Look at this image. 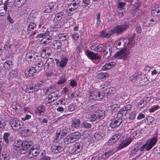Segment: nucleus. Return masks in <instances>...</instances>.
Segmentation results:
<instances>
[{"label": "nucleus", "mask_w": 160, "mask_h": 160, "mask_svg": "<svg viewBox=\"0 0 160 160\" xmlns=\"http://www.w3.org/2000/svg\"><path fill=\"white\" fill-rule=\"evenodd\" d=\"M72 37L75 40H78L79 38V35L78 33L74 32L72 35Z\"/></svg>", "instance_id": "680f3d73"}, {"label": "nucleus", "mask_w": 160, "mask_h": 160, "mask_svg": "<svg viewBox=\"0 0 160 160\" xmlns=\"http://www.w3.org/2000/svg\"><path fill=\"white\" fill-rule=\"evenodd\" d=\"M122 122L121 119L117 118L111 121L109 126L112 128H114L119 126Z\"/></svg>", "instance_id": "a878e982"}, {"label": "nucleus", "mask_w": 160, "mask_h": 160, "mask_svg": "<svg viewBox=\"0 0 160 160\" xmlns=\"http://www.w3.org/2000/svg\"><path fill=\"white\" fill-rule=\"evenodd\" d=\"M128 24H125L117 26L111 30L108 31L107 32L104 31H102L100 34V37L103 38H109L114 33L118 34L122 32L123 30L128 28Z\"/></svg>", "instance_id": "f257e3e1"}, {"label": "nucleus", "mask_w": 160, "mask_h": 160, "mask_svg": "<svg viewBox=\"0 0 160 160\" xmlns=\"http://www.w3.org/2000/svg\"><path fill=\"white\" fill-rule=\"evenodd\" d=\"M31 142L27 141L16 142L13 145V148L15 150L22 152L23 150L26 151L29 148H30L31 146Z\"/></svg>", "instance_id": "7ed1b4c3"}, {"label": "nucleus", "mask_w": 160, "mask_h": 160, "mask_svg": "<svg viewBox=\"0 0 160 160\" xmlns=\"http://www.w3.org/2000/svg\"><path fill=\"white\" fill-rule=\"evenodd\" d=\"M82 149L81 143H76L72 145L71 148V153L76 154L79 152Z\"/></svg>", "instance_id": "f3484780"}, {"label": "nucleus", "mask_w": 160, "mask_h": 160, "mask_svg": "<svg viewBox=\"0 0 160 160\" xmlns=\"http://www.w3.org/2000/svg\"><path fill=\"white\" fill-rule=\"evenodd\" d=\"M35 87L34 84H27L23 86L22 89L26 93L33 92L38 90V88Z\"/></svg>", "instance_id": "ddd939ff"}, {"label": "nucleus", "mask_w": 160, "mask_h": 160, "mask_svg": "<svg viewBox=\"0 0 160 160\" xmlns=\"http://www.w3.org/2000/svg\"><path fill=\"white\" fill-rule=\"evenodd\" d=\"M131 105L130 104L127 105L125 107L123 108L128 113H129L131 109Z\"/></svg>", "instance_id": "338daca9"}, {"label": "nucleus", "mask_w": 160, "mask_h": 160, "mask_svg": "<svg viewBox=\"0 0 160 160\" xmlns=\"http://www.w3.org/2000/svg\"><path fill=\"white\" fill-rule=\"evenodd\" d=\"M116 92V89L114 87L107 88L105 91V92L108 95L113 94Z\"/></svg>", "instance_id": "c9c22d12"}, {"label": "nucleus", "mask_w": 160, "mask_h": 160, "mask_svg": "<svg viewBox=\"0 0 160 160\" xmlns=\"http://www.w3.org/2000/svg\"><path fill=\"white\" fill-rule=\"evenodd\" d=\"M46 61L47 62V63L49 64V66H50L52 67L53 65L54 64V61L52 58H48Z\"/></svg>", "instance_id": "bf43d9fd"}, {"label": "nucleus", "mask_w": 160, "mask_h": 160, "mask_svg": "<svg viewBox=\"0 0 160 160\" xmlns=\"http://www.w3.org/2000/svg\"><path fill=\"white\" fill-rule=\"evenodd\" d=\"M25 60L30 64L37 62L39 58V54L37 53L28 52L25 55Z\"/></svg>", "instance_id": "6e6552de"}, {"label": "nucleus", "mask_w": 160, "mask_h": 160, "mask_svg": "<svg viewBox=\"0 0 160 160\" xmlns=\"http://www.w3.org/2000/svg\"><path fill=\"white\" fill-rule=\"evenodd\" d=\"M45 82L44 81H41L35 83L34 85L35 87L38 88V90L39 89V87Z\"/></svg>", "instance_id": "4d7b16f0"}, {"label": "nucleus", "mask_w": 160, "mask_h": 160, "mask_svg": "<svg viewBox=\"0 0 160 160\" xmlns=\"http://www.w3.org/2000/svg\"><path fill=\"white\" fill-rule=\"evenodd\" d=\"M129 50L124 48L117 52L115 54V57L118 59H122L124 60H128L129 57Z\"/></svg>", "instance_id": "9b49d317"}, {"label": "nucleus", "mask_w": 160, "mask_h": 160, "mask_svg": "<svg viewBox=\"0 0 160 160\" xmlns=\"http://www.w3.org/2000/svg\"><path fill=\"white\" fill-rule=\"evenodd\" d=\"M44 65V63L41 61L35 66V68L37 69L38 72H39L43 68Z\"/></svg>", "instance_id": "4c0bfd02"}, {"label": "nucleus", "mask_w": 160, "mask_h": 160, "mask_svg": "<svg viewBox=\"0 0 160 160\" xmlns=\"http://www.w3.org/2000/svg\"><path fill=\"white\" fill-rule=\"evenodd\" d=\"M107 134L105 132L104 133L100 131L96 132L94 135V136L95 138L98 140L101 139H104L105 136Z\"/></svg>", "instance_id": "c85d7f7f"}, {"label": "nucleus", "mask_w": 160, "mask_h": 160, "mask_svg": "<svg viewBox=\"0 0 160 160\" xmlns=\"http://www.w3.org/2000/svg\"><path fill=\"white\" fill-rule=\"evenodd\" d=\"M52 50L50 48L45 47L42 50L41 55L42 58H47L49 56Z\"/></svg>", "instance_id": "b1692460"}, {"label": "nucleus", "mask_w": 160, "mask_h": 160, "mask_svg": "<svg viewBox=\"0 0 160 160\" xmlns=\"http://www.w3.org/2000/svg\"><path fill=\"white\" fill-rule=\"evenodd\" d=\"M69 84L72 88L76 87L77 86V82L74 79H72L69 80Z\"/></svg>", "instance_id": "603ef678"}, {"label": "nucleus", "mask_w": 160, "mask_h": 160, "mask_svg": "<svg viewBox=\"0 0 160 160\" xmlns=\"http://www.w3.org/2000/svg\"><path fill=\"white\" fill-rule=\"evenodd\" d=\"M46 111V108L43 104H40L37 106L35 110L36 114L40 116L42 113H44Z\"/></svg>", "instance_id": "393cba45"}, {"label": "nucleus", "mask_w": 160, "mask_h": 160, "mask_svg": "<svg viewBox=\"0 0 160 160\" xmlns=\"http://www.w3.org/2000/svg\"><path fill=\"white\" fill-rule=\"evenodd\" d=\"M55 60L57 66H58L61 68H63L67 64L68 59L66 58H64L61 59L60 61H59L58 59L57 58L55 59Z\"/></svg>", "instance_id": "5701e85b"}, {"label": "nucleus", "mask_w": 160, "mask_h": 160, "mask_svg": "<svg viewBox=\"0 0 160 160\" xmlns=\"http://www.w3.org/2000/svg\"><path fill=\"white\" fill-rule=\"evenodd\" d=\"M90 49L95 52H100L102 51L103 47L98 44H93L90 46Z\"/></svg>", "instance_id": "cd10ccee"}, {"label": "nucleus", "mask_w": 160, "mask_h": 160, "mask_svg": "<svg viewBox=\"0 0 160 160\" xmlns=\"http://www.w3.org/2000/svg\"><path fill=\"white\" fill-rule=\"evenodd\" d=\"M44 153H45V152L43 151L41 154V158L39 160H50L51 158L47 156H43Z\"/></svg>", "instance_id": "79ce46f5"}, {"label": "nucleus", "mask_w": 160, "mask_h": 160, "mask_svg": "<svg viewBox=\"0 0 160 160\" xmlns=\"http://www.w3.org/2000/svg\"><path fill=\"white\" fill-rule=\"evenodd\" d=\"M136 155H138V156H140V153H139L138 146L134 147L132 149L130 153V156H133Z\"/></svg>", "instance_id": "473e14b6"}, {"label": "nucleus", "mask_w": 160, "mask_h": 160, "mask_svg": "<svg viewBox=\"0 0 160 160\" xmlns=\"http://www.w3.org/2000/svg\"><path fill=\"white\" fill-rule=\"evenodd\" d=\"M10 136V133L8 132H5L4 133L3 138L4 142L7 144L9 142V139H8V137Z\"/></svg>", "instance_id": "a18cd8bd"}, {"label": "nucleus", "mask_w": 160, "mask_h": 160, "mask_svg": "<svg viewBox=\"0 0 160 160\" xmlns=\"http://www.w3.org/2000/svg\"><path fill=\"white\" fill-rule=\"evenodd\" d=\"M119 138V135H117V134H116L112 136L110 139L115 143L118 141Z\"/></svg>", "instance_id": "5fc2aeb1"}, {"label": "nucleus", "mask_w": 160, "mask_h": 160, "mask_svg": "<svg viewBox=\"0 0 160 160\" xmlns=\"http://www.w3.org/2000/svg\"><path fill=\"white\" fill-rule=\"evenodd\" d=\"M27 0H11V1H9L10 2V5L12 6L14 4L16 7L18 8L20 7L23 5L26 2Z\"/></svg>", "instance_id": "aec40b11"}, {"label": "nucleus", "mask_w": 160, "mask_h": 160, "mask_svg": "<svg viewBox=\"0 0 160 160\" xmlns=\"http://www.w3.org/2000/svg\"><path fill=\"white\" fill-rule=\"evenodd\" d=\"M125 3L123 2H121L118 3V8H119L120 10L123 9V8L125 6Z\"/></svg>", "instance_id": "774afa93"}, {"label": "nucleus", "mask_w": 160, "mask_h": 160, "mask_svg": "<svg viewBox=\"0 0 160 160\" xmlns=\"http://www.w3.org/2000/svg\"><path fill=\"white\" fill-rule=\"evenodd\" d=\"M48 15L47 14H44L41 16L40 20V22L38 26L39 28L42 27L43 28L47 24L48 20Z\"/></svg>", "instance_id": "6ab92c4d"}, {"label": "nucleus", "mask_w": 160, "mask_h": 160, "mask_svg": "<svg viewBox=\"0 0 160 160\" xmlns=\"http://www.w3.org/2000/svg\"><path fill=\"white\" fill-rule=\"evenodd\" d=\"M36 25L34 23H30L28 28V33L30 36L34 35L36 34L37 30L34 29L36 28Z\"/></svg>", "instance_id": "dca6fc26"}, {"label": "nucleus", "mask_w": 160, "mask_h": 160, "mask_svg": "<svg viewBox=\"0 0 160 160\" xmlns=\"http://www.w3.org/2000/svg\"><path fill=\"white\" fill-rule=\"evenodd\" d=\"M64 15V13L62 12H60L56 15L53 22L56 28H59L62 26Z\"/></svg>", "instance_id": "0eeeda50"}, {"label": "nucleus", "mask_w": 160, "mask_h": 160, "mask_svg": "<svg viewBox=\"0 0 160 160\" xmlns=\"http://www.w3.org/2000/svg\"><path fill=\"white\" fill-rule=\"evenodd\" d=\"M116 44L118 46L116 48L118 49V46H120L122 44L123 47L128 46L129 48H131L135 44V41L132 38L128 39L120 38L116 42Z\"/></svg>", "instance_id": "20e7f679"}, {"label": "nucleus", "mask_w": 160, "mask_h": 160, "mask_svg": "<svg viewBox=\"0 0 160 160\" xmlns=\"http://www.w3.org/2000/svg\"><path fill=\"white\" fill-rule=\"evenodd\" d=\"M131 141L130 140H127L121 143L118 147L117 149L118 150L121 149L127 146L131 143Z\"/></svg>", "instance_id": "72a5a7b5"}, {"label": "nucleus", "mask_w": 160, "mask_h": 160, "mask_svg": "<svg viewBox=\"0 0 160 160\" xmlns=\"http://www.w3.org/2000/svg\"><path fill=\"white\" fill-rule=\"evenodd\" d=\"M32 146V145H31V146L29 148H30V154H32V156H36L39 153V147L38 145H35L31 148Z\"/></svg>", "instance_id": "412c9836"}, {"label": "nucleus", "mask_w": 160, "mask_h": 160, "mask_svg": "<svg viewBox=\"0 0 160 160\" xmlns=\"http://www.w3.org/2000/svg\"><path fill=\"white\" fill-rule=\"evenodd\" d=\"M80 121L79 119H75L72 122V128H78L80 126Z\"/></svg>", "instance_id": "e433bc0d"}, {"label": "nucleus", "mask_w": 160, "mask_h": 160, "mask_svg": "<svg viewBox=\"0 0 160 160\" xmlns=\"http://www.w3.org/2000/svg\"><path fill=\"white\" fill-rule=\"evenodd\" d=\"M108 76L109 74L107 73L101 72L98 73L96 77L98 79H102L108 77Z\"/></svg>", "instance_id": "f704fd0d"}, {"label": "nucleus", "mask_w": 160, "mask_h": 160, "mask_svg": "<svg viewBox=\"0 0 160 160\" xmlns=\"http://www.w3.org/2000/svg\"><path fill=\"white\" fill-rule=\"evenodd\" d=\"M109 84V83L108 82H104L102 83L100 87V89H104L105 87H108Z\"/></svg>", "instance_id": "0e129e2a"}, {"label": "nucleus", "mask_w": 160, "mask_h": 160, "mask_svg": "<svg viewBox=\"0 0 160 160\" xmlns=\"http://www.w3.org/2000/svg\"><path fill=\"white\" fill-rule=\"evenodd\" d=\"M154 118L151 116H149L147 117L146 118V122L147 124L149 125L151 124L153 122Z\"/></svg>", "instance_id": "6e6d98bb"}, {"label": "nucleus", "mask_w": 160, "mask_h": 160, "mask_svg": "<svg viewBox=\"0 0 160 160\" xmlns=\"http://www.w3.org/2000/svg\"><path fill=\"white\" fill-rule=\"evenodd\" d=\"M56 91L53 86H51L49 87L47 90V92H48L50 93H53Z\"/></svg>", "instance_id": "69168bd1"}, {"label": "nucleus", "mask_w": 160, "mask_h": 160, "mask_svg": "<svg viewBox=\"0 0 160 160\" xmlns=\"http://www.w3.org/2000/svg\"><path fill=\"white\" fill-rule=\"evenodd\" d=\"M66 79L65 78V76H62V78L58 80L57 83L58 84H62L64 83L66 81Z\"/></svg>", "instance_id": "3c124183"}, {"label": "nucleus", "mask_w": 160, "mask_h": 160, "mask_svg": "<svg viewBox=\"0 0 160 160\" xmlns=\"http://www.w3.org/2000/svg\"><path fill=\"white\" fill-rule=\"evenodd\" d=\"M85 54L91 60L100 59V56L98 53H95L92 52L87 51Z\"/></svg>", "instance_id": "4be33fe9"}, {"label": "nucleus", "mask_w": 160, "mask_h": 160, "mask_svg": "<svg viewBox=\"0 0 160 160\" xmlns=\"http://www.w3.org/2000/svg\"><path fill=\"white\" fill-rule=\"evenodd\" d=\"M127 113L125 109H124L123 108H122L118 112V115H119L120 117H121L126 116Z\"/></svg>", "instance_id": "37998d69"}, {"label": "nucleus", "mask_w": 160, "mask_h": 160, "mask_svg": "<svg viewBox=\"0 0 160 160\" xmlns=\"http://www.w3.org/2000/svg\"><path fill=\"white\" fill-rule=\"evenodd\" d=\"M157 140V136L153 137L150 139H149L142 146L139 147L138 146L139 153H140V155L142 154V152L144 151L145 149L146 151H149L155 144Z\"/></svg>", "instance_id": "f03ea898"}, {"label": "nucleus", "mask_w": 160, "mask_h": 160, "mask_svg": "<svg viewBox=\"0 0 160 160\" xmlns=\"http://www.w3.org/2000/svg\"><path fill=\"white\" fill-rule=\"evenodd\" d=\"M10 4L5 3V4H0V10L5 9L6 11L8 9L9 7H10Z\"/></svg>", "instance_id": "c03bdc74"}, {"label": "nucleus", "mask_w": 160, "mask_h": 160, "mask_svg": "<svg viewBox=\"0 0 160 160\" xmlns=\"http://www.w3.org/2000/svg\"><path fill=\"white\" fill-rule=\"evenodd\" d=\"M55 7H56V3L55 2H51L46 5L43 11L44 12L50 13L52 10L55 9Z\"/></svg>", "instance_id": "a211bd4d"}, {"label": "nucleus", "mask_w": 160, "mask_h": 160, "mask_svg": "<svg viewBox=\"0 0 160 160\" xmlns=\"http://www.w3.org/2000/svg\"><path fill=\"white\" fill-rule=\"evenodd\" d=\"M12 62L10 61H6L3 64L4 68L6 69H8L9 68L10 65L12 64Z\"/></svg>", "instance_id": "49530a36"}, {"label": "nucleus", "mask_w": 160, "mask_h": 160, "mask_svg": "<svg viewBox=\"0 0 160 160\" xmlns=\"http://www.w3.org/2000/svg\"><path fill=\"white\" fill-rule=\"evenodd\" d=\"M139 135V132L138 131H132L131 132L130 137L131 138H134L138 137Z\"/></svg>", "instance_id": "58836bf2"}, {"label": "nucleus", "mask_w": 160, "mask_h": 160, "mask_svg": "<svg viewBox=\"0 0 160 160\" xmlns=\"http://www.w3.org/2000/svg\"><path fill=\"white\" fill-rule=\"evenodd\" d=\"M80 2V0H73L70 5H72L74 7H78L79 5V3Z\"/></svg>", "instance_id": "09e8293b"}, {"label": "nucleus", "mask_w": 160, "mask_h": 160, "mask_svg": "<svg viewBox=\"0 0 160 160\" xmlns=\"http://www.w3.org/2000/svg\"><path fill=\"white\" fill-rule=\"evenodd\" d=\"M119 108V105L118 104H114L111 106V110L112 111H115L117 110Z\"/></svg>", "instance_id": "8fccbe9b"}, {"label": "nucleus", "mask_w": 160, "mask_h": 160, "mask_svg": "<svg viewBox=\"0 0 160 160\" xmlns=\"http://www.w3.org/2000/svg\"><path fill=\"white\" fill-rule=\"evenodd\" d=\"M81 137V134L77 132L68 135L64 139V142L66 144H68L78 140Z\"/></svg>", "instance_id": "39448f33"}, {"label": "nucleus", "mask_w": 160, "mask_h": 160, "mask_svg": "<svg viewBox=\"0 0 160 160\" xmlns=\"http://www.w3.org/2000/svg\"><path fill=\"white\" fill-rule=\"evenodd\" d=\"M38 72L37 69L34 67H29L25 71L26 77L29 78L34 75Z\"/></svg>", "instance_id": "4468645a"}, {"label": "nucleus", "mask_w": 160, "mask_h": 160, "mask_svg": "<svg viewBox=\"0 0 160 160\" xmlns=\"http://www.w3.org/2000/svg\"><path fill=\"white\" fill-rule=\"evenodd\" d=\"M113 150V149H111L108 151L105 152L104 154L105 157L108 158L113 154L114 153Z\"/></svg>", "instance_id": "a19ab883"}, {"label": "nucleus", "mask_w": 160, "mask_h": 160, "mask_svg": "<svg viewBox=\"0 0 160 160\" xmlns=\"http://www.w3.org/2000/svg\"><path fill=\"white\" fill-rule=\"evenodd\" d=\"M93 113L90 114L89 117L90 121H95L97 119H103L105 115V112L101 110L97 109Z\"/></svg>", "instance_id": "423d86ee"}, {"label": "nucleus", "mask_w": 160, "mask_h": 160, "mask_svg": "<svg viewBox=\"0 0 160 160\" xmlns=\"http://www.w3.org/2000/svg\"><path fill=\"white\" fill-rule=\"evenodd\" d=\"M142 72H141L138 71L137 73H136L130 76L129 78V80L133 83H138L140 82V79H142Z\"/></svg>", "instance_id": "f8f14e48"}, {"label": "nucleus", "mask_w": 160, "mask_h": 160, "mask_svg": "<svg viewBox=\"0 0 160 160\" xmlns=\"http://www.w3.org/2000/svg\"><path fill=\"white\" fill-rule=\"evenodd\" d=\"M88 93V97L90 99L99 100L102 98L100 92L96 89L93 88L90 90Z\"/></svg>", "instance_id": "9d476101"}, {"label": "nucleus", "mask_w": 160, "mask_h": 160, "mask_svg": "<svg viewBox=\"0 0 160 160\" xmlns=\"http://www.w3.org/2000/svg\"><path fill=\"white\" fill-rule=\"evenodd\" d=\"M85 106V107L83 109V110L85 113L94 112L97 109L96 105H92L90 103H86Z\"/></svg>", "instance_id": "2eb2a0df"}, {"label": "nucleus", "mask_w": 160, "mask_h": 160, "mask_svg": "<svg viewBox=\"0 0 160 160\" xmlns=\"http://www.w3.org/2000/svg\"><path fill=\"white\" fill-rule=\"evenodd\" d=\"M64 148L59 146H54L52 147V152L53 153H57L62 151Z\"/></svg>", "instance_id": "2f4dec72"}, {"label": "nucleus", "mask_w": 160, "mask_h": 160, "mask_svg": "<svg viewBox=\"0 0 160 160\" xmlns=\"http://www.w3.org/2000/svg\"><path fill=\"white\" fill-rule=\"evenodd\" d=\"M159 108L158 105H156L152 107L151 108L149 109V111L150 112H154L155 110L158 109Z\"/></svg>", "instance_id": "052dcab7"}, {"label": "nucleus", "mask_w": 160, "mask_h": 160, "mask_svg": "<svg viewBox=\"0 0 160 160\" xmlns=\"http://www.w3.org/2000/svg\"><path fill=\"white\" fill-rule=\"evenodd\" d=\"M149 101V100H147L146 98H144L138 102V106L139 108H143L148 104Z\"/></svg>", "instance_id": "c756f323"}, {"label": "nucleus", "mask_w": 160, "mask_h": 160, "mask_svg": "<svg viewBox=\"0 0 160 160\" xmlns=\"http://www.w3.org/2000/svg\"><path fill=\"white\" fill-rule=\"evenodd\" d=\"M76 8H71L67 10V14L69 16H71L75 12Z\"/></svg>", "instance_id": "ea45409f"}, {"label": "nucleus", "mask_w": 160, "mask_h": 160, "mask_svg": "<svg viewBox=\"0 0 160 160\" xmlns=\"http://www.w3.org/2000/svg\"><path fill=\"white\" fill-rule=\"evenodd\" d=\"M0 160H9V157L8 154H2L0 157Z\"/></svg>", "instance_id": "864d4df0"}, {"label": "nucleus", "mask_w": 160, "mask_h": 160, "mask_svg": "<svg viewBox=\"0 0 160 160\" xmlns=\"http://www.w3.org/2000/svg\"><path fill=\"white\" fill-rule=\"evenodd\" d=\"M9 74L11 78L16 77L17 76V72L16 71L12 70L10 72Z\"/></svg>", "instance_id": "e2e57ef3"}, {"label": "nucleus", "mask_w": 160, "mask_h": 160, "mask_svg": "<svg viewBox=\"0 0 160 160\" xmlns=\"http://www.w3.org/2000/svg\"><path fill=\"white\" fill-rule=\"evenodd\" d=\"M83 128H90L92 127V124L87 122H83L82 124Z\"/></svg>", "instance_id": "de8ad7c7"}, {"label": "nucleus", "mask_w": 160, "mask_h": 160, "mask_svg": "<svg viewBox=\"0 0 160 160\" xmlns=\"http://www.w3.org/2000/svg\"><path fill=\"white\" fill-rule=\"evenodd\" d=\"M58 93V91H56L53 93H50L48 94V97L46 98V99H48L50 100L52 99L53 101L56 100L59 98Z\"/></svg>", "instance_id": "bb28decb"}, {"label": "nucleus", "mask_w": 160, "mask_h": 160, "mask_svg": "<svg viewBox=\"0 0 160 160\" xmlns=\"http://www.w3.org/2000/svg\"><path fill=\"white\" fill-rule=\"evenodd\" d=\"M9 123L14 131H18L23 126V123L16 118L11 119L9 121Z\"/></svg>", "instance_id": "1a4fd4ad"}, {"label": "nucleus", "mask_w": 160, "mask_h": 160, "mask_svg": "<svg viewBox=\"0 0 160 160\" xmlns=\"http://www.w3.org/2000/svg\"><path fill=\"white\" fill-rule=\"evenodd\" d=\"M55 49L58 50L60 49L62 46V42L59 41H57L54 44Z\"/></svg>", "instance_id": "13d9d810"}, {"label": "nucleus", "mask_w": 160, "mask_h": 160, "mask_svg": "<svg viewBox=\"0 0 160 160\" xmlns=\"http://www.w3.org/2000/svg\"><path fill=\"white\" fill-rule=\"evenodd\" d=\"M102 51L104 53V57L105 58L108 59L110 57L111 51L110 50V48L109 47H108L107 48L105 46V47H103Z\"/></svg>", "instance_id": "7c9ffc66"}]
</instances>
